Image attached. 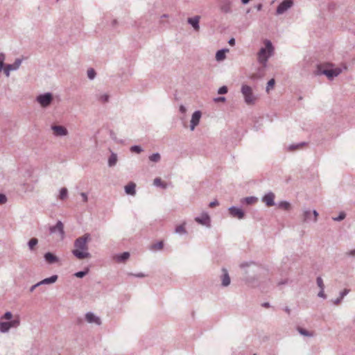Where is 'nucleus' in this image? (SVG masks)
Masks as SVG:
<instances>
[{
	"label": "nucleus",
	"instance_id": "38",
	"mask_svg": "<svg viewBox=\"0 0 355 355\" xmlns=\"http://www.w3.org/2000/svg\"><path fill=\"white\" fill-rule=\"evenodd\" d=\"M88 271H89V270L86 269L85 270L79 271V272H76L74 275L76 277L83 278V277H85L88 273Z\"/></svg>",
	"mask_w": 355,
	"mask_h": 355
},
{
	"label": "nucleus",
	"instance_id": "16",
	"mask_svg": "<svg viewBox=\"0 0 355 355\" xmlns=\"http://www.w3.org/2000/svg\"><path fill=\"white\" fill-rule=\"evenodd\" d=\"M85 320L89 323H94L97 325L101 324V318L98 316L96 315L92 312H87L85 314Z\"/></svg>",
	"mask_w": 355,
	"mask_h": 355
},
{
	"label": "nucleus",
	"instance_id": "40",
	"mask_svg": "<svg viewBox=\"0 0 355 355\" xmlns=\"http://www.w3.org/2000/svg\"><path fill=\"white\" fill-rule=\"evenodd\" d=\"M130 151L132 153H140L142 151V148L139 146H132L130 148Z\"/></svg>",
	"mask_w": 355,
	"mask_h": 355
},
{
	"label": "nucleus",
	"instance_id": "43",
	"mask_svg": "<svg viewBox=\"0 0 355 355\" xmlns=\"http://www.w3.org/2000/svg\"><path fill=\"white\" fill-rule=\"evenodd\" d=\"M252 265H255V263L253 261H249V262L246 261V262H243V263H241L240 267L241 268H244L246 267H249Z\"/></svg>",
	"mask_w": 355,
	"mask_h": 355
},
{
	"label": "nucleus",
	"instance_id": "41",
	"mask_svg": "<svg viewBox=\"0 0 355 355\" xmlns=\"http://www.w3.org/2000/svg\"><path fill=\"white\" fill-rule=\"evenodd\" d=\"M275 81L273 78L270 79L268 83H267V86H266V92H269V90L272 88H273L274 85H275Z\"/></svg>",
	"mask_w": 355,
	"mask_h": 355
},
{
	"label": "nucleus",
	"instance_id": "26",
	"mask_svg": "<svg viewBox=\"0 0 355 355\" xmlns=\"http://www.w3.org/2000/svg\"><path fill=\"white\" fill-rule=\"evenodd\" d=\"M349 291L350 290L348 288H345L343 291H342L339 294V297L336 298L335 300H334V304L336 305H338L341 302L344 297L346 296L349 293Z\"/></svg>",
	"mask_w": 355,
	"mask_h": 355
},
{
	"label": "nucleus",
	"instance_id": "19",
	"mask_svg": "<svg viewBox=\"0 0 355 355\" xmlns=\"http://www.w3.org/2000/svg\"><path fill=\"white\" fill-rule=\"evenodd\" d=\"M45 261L50 264L55 263L58 261V258L51 252H46L44 255Z\"/></svg>",
	"mask_w": 355,
	"mask_h": 355
},
{
	"label": "nucleus",
	"instance_id": "37",
	"mask_svg": "<svg viewBox=\"0 0 355 355\" xmlns=\"http://www.w3.org/2000/svg\"><path fill=\"white\" fill-rule=\"evenodd\" d=\"M316 283L318 286L320 288V290H324V285L322 277H318L316 279Z\"/></svg>",
	"mask_w": 355,
	"mask_h": 355
},
{
	"label": "nucleus",
	"instance_id": "44",
	"mask_svg": "<svg viewBox=\"0 0 355 355\" xmlns=\"http://www.w3.org/2000/svg\"><path fill=\"white\" fill-rule=\"evenodd\" d=\"M227 91H228V89L226 86H222L218 89V93L219 94H225L227 92Z\"/></svg>",
	"mask_w": 355,
	"mask_h": 355
},
{
	"label": "nucleus",
	"instance_id": "17",
	"mask_svg": "<svg viewBox=\"0 0 355 355\" xmlns=\"http://www.w3.org/2000/svg\"><path fill=\"white\" fill-rule=\"evenodd\" d=\"M222 275L220 276L221 279V286L223 287H227L230 284L231 279L229 275L228 271L226 268H222Z\"/></svg>",
	"mask_w": 355,
	"mask_h": 355
},
{
	"label": "nucleus",
	"instance_id": "24",
	"mask_svg": "<svg viewBox=\"0 0 355 355\" xmlns=\"http://www.w3.org/2000/svg\"><path fill=\"white\" fill-rule=\"evenodd\" d=\"M302 220L304 223H309L311 220H313L312 213L309 209L303 210L302 213Z\"/></svg>",
	"mask_w": 355,
	"mask_h": 355
},
{
	"label": "nucleus",
	"instance_id": "10",
	"mask_svg": "<svg viewBox=\"0 0 355 355\" xmlns=\"http://www.w3.org/2000/svg\"><path fill=\"white\" fill-rule=\"evenodd\" d=\"M228 211L231 216L233 218L243 219L245 217V212L241 208L232 206L228 209Z\"/></svg>",
	"mask_w": 355,
	"mask_h": 355
},
{
	"label": "nucleus",
	"instance_id": "32",
	"mask_svg": "<svg viewBox=\"0 0 355 355\" xmlns=\"http://www.w3.org/2000/svg\"><path fill=\"white\" fill-rule=\"evenodd\" d=\"M306 144V142H301V143H299L297 144H292L289 147H288V149L290 150H295L296 149H298L304 146H305Z\"/></svg>",
	"mask_w": 355,
	"mask_h": 355
},
{
	"label": "nucleus",
	"instance_id": "34",
	"mask_svg": "<svg viewBox=\"0 0 355 355\" xmlns=\"http://www.w3.org/2000/svg\"><path fill=\"white\" fill-rule=\"evenodd\" d=\"M96 71L93 68H90L87 70V77L89 79H90V80L94 79V78L96 77Z\"/></svg>",
	"mask_w": 355,
	"mask_h": 355
},
{
	"label": "nucleus",
	"instance_id": "49",
	"mask_svg": "<svg viewBox=\"0 0 355 355\" xmlns=\"http://www.w3.org/2000/svg\"><path fill=\"white\" fill-rule=\"evenodd\" d=\"M80 196H81V197H82V198H83V202H87V200H88V198H87V193H84V192H82V193H80Z\"/></svg>",
	"mask_w": 355,
	"mask_h": 355
},
{
	"label": "nucleus",
	"instance_id": "62",
	"mask_svg": "<svg viewBox=\"0 0 355 355\" xmlns=\"http://www.w3.org/2000/svg\"><path fill=\"white\" fill-rule=\"evenodd\" d=\"M262 306L266 308H268L270 306V304L268 302H265L262 304Z\"/></svg>",
	"mask_w": 355,
	"mask_h": 355
},
{
	"label": "nucleus",
	"instance_id": "52",
	"mask_svg": "<svg viewBox=\"0 0 355 355\" xmlns=\"http://www.w3.org/2000/svg\"><path fill=\"white\" fill-rule=\"evenodd\" d=\"M219 205V203H218V200H214V201L211 202L209 203V206L210 207H214L217 206V205Z\"/></svg>",
	"mask_w": 355,
	"mask_h": 355
},
{
	"label": "nucleus",
	"instance_id": "2",
	"mask_svg": "<svg viewBox=\"0 0 355 355\" xmlns=\"http://www.w3.org/2000/svg\"><path fill=\"white\" fill-rule=\"evenodd\" d=\"M265 47L261 48L257 53L258 62L266 66L270 57H271L274 52V47L270 40H265Z\"/></svg>",
	"mask_w": 355,
	"mask_h": 355
},
{
	"label": "nucleus",
	"instance_id": "42",
	"mask_svg": "<svg viewBox=\"0 0 355 355\" xmlns=\"http://www.w3.org/2000/svg\"><path fill=\"white\" fill-rule=\"evenodd\" d=\"M175 232L178 233V234H184V233H186V230L184 229V227L182 225H181L176 227Z\"/></svg>",
	"mask_w": 355,
	"mask_h": 355
},
{
	"label": "nucleus",
	"instance_id": "50",
	"mask_svg": "<svg viewBox=\"0 0 355 355\" xmlns=\"http://www.w3.org/2000/svg\"><path fill=\"white\" fill-rule=\"evenodd\" d=\"M318 296L324 299L327 297V295L324 294V290L322 289L319 291Z\"/></svg>",
	"mask_w": 355,
	"mask_h": 355
},
{
	"label": "nucleus",
	"instance_id": "28",
	"mask_svg": "<svg viewBox=\"0 0 355 355\" xmlns=\"http://www.w3.org/2000/svg\"><path fill=\"white\" fill-rule=\"evenodd\" d=\"M258 199L257 197L250 196L244 198L241 200L242 203H245L246 205H252L257 202Z\"/></svg>",
	"mask_w": 355,
	"mask_h": 355
},
{
	"label": "nucleus",
	"instance_id": "47",
	"mask_svg": "<svg viewBox=\"0 0 355 355\" xmlns=\"http://www.w3.org/2000/svg\"><path fill=\"white\" fill-rule=\"evenodd\" d=\"M164 247V243L162 241L157 242V250H162Z\"/></svg>",
	"mask_w": 355,
	"mask_h": 355
},
{
	"label": "nucleus",
	"instance_id": "56",
	"mask_svg": "<svg viewBox=\"0 0 355 355\" xmlns=\"http://www.w3.org/2000/svg\"><path fill=\"white\" fill-rule=\"evenodd\" d=\"M40 286V284H39V282L35 284V285L32 286L31 288H30V292H33V291L37 288Z\"/></svg>",
	"mask_w": 355,
	"mask_h": 355
},
{
	"label": "nucleus",
	"instance_id": "29",
	"mask_svg": "<svg viewBox=\"0 0 355 355\" xmlns=\"http://www.w3.org/2000/svg\"><path fill=\"white\" fill-rule=\"evenodd\" d=\"M277 206L279 208L286 210V211L290 210L291 208V205L290 202H288L287 201H284V200L279 202L277 204Z\"/></svg>",
	"mask_w": 355,
	"mask_h": 355
},
{
	"label": "nucleus",
	"instance_id": "14",
	"mask_svg": "<svg viewBox=\"0 0 355 355\" xmlns=\"http://www.w3.org/2000/svg\"><path fill=\"white\" fill-rule=\"evenodd\" d=\"M195 220L202 225L209 227L210 226V217L207 212H203L200 216L195 218Z\"/></svg>",
	"mask_w": 355,
	"mask_h": 355
},
{
	"label": "nucleus",
	"instance_id": "4",
	"mask_svg": "<svg viewBox=\"0 0 355 355\" xmlns=\"http://www.w3.org/2000/svg\"><path fill=\"white\" fill-rule=\"evenodd\" d=\"M340 73L341 70L339 68L333 69H322L321 65H318L317 70L315 71L316 75H325L330 80L338 76Z\"/></svg>",
	"mask_w": 355,
	"mask_h": 355
},
{
	"label": "nucleus",
	"instance_id": "53",
	"mask_svg": "<svg viewBox=\"0 0 355 355\" xmlns=\"http://www.w3.org/2000/svg\"><path fill=\"white\" fill-rule=\"evenodd\" d=\"M179 110L182 114H185L187 112V109L183 105L180 106Z\"/></svg>",
	"mask_w": 355,
	"mask_h": 355
},
{
	"label": "nucleus",
	"instance_id": "13",
	"mask_svg": "<svg viewBox=\"0 0 355 355\" xmlns=\"http://www.w3.org/2000/svg\"><path fill=\"white\" fill-rule=\"evenodd\" d=\"M275 195L273 192L269 191L268 193H266L261 198V200L263 202L266 204L268 207H272L275 205Z\"/></svg>",
	"mask_w": 355,
	"mask_h": 355
},
{
	"label": "nucleus",
	"instance_id": "25",
	"mask_svg": "<svg viewBox=\"0 0 355 355\" xmlns=\"http://www.w3.org/2000/svg\"><path fill=\"white\" fill-rule=\"evenodd\" d=\"M118 161L117 155L113 152L111 153L110 157L108 158L107 164L109 167L114 166Z\"/></svg>",
	"mask_w": 355,
	"mask_h": 355
},
{
	"label": "nucleus",
	"instance_id": "57",
	"mask_svg": "<svg viewBox=\"0 0 355 355\" xmlns=\"http://www.w3.org/2000/svg\"><path fill=\"white\" fill-rule=\"evenodd\" d=\"M149 159L152 162H155L156 157H155V153H153L150 155Z\"/></svg>",
	"mask_w": 355,
	"mask_h": 355
},
{
	"label": "nucleus",
	"instance_id": "48",
	"mask_svg": "<svg viewBox=\"0 0 355 355\" xmlns=\"http://www.w3.org/2000/svg\"><path fill=\"white\" fill-rule=\"evenodd\" d=\"M6 60V55L3 53H0V63L4 65V61Z\"/></svg>",
	"mask_w": 355,
	"mask_h": 355
},
{
	"label": "nucleus",
	"instance_id": "7",
	"mask_svg": "<svg viewBox=\"0 0 355 355\" xmlns=\"http://www.w3.org/2000/svg\"><path fill=\"white\" fill-rule=\"evenodd\" d=\"M293 0H284L277 8L276 14L282 15L293 6Z\"/></svg>",
	"mask_w": 355,
	"mask_h": 355
},
{
	"label": "nucleus",
	"instance_id": "30",
	"mask_svg": "<svg viewBox=\"0 0 355 355\" xmlns=\"http://www.w3.org/2000/svg\"><path fill=\"white\" fill-rule=\"evenodd\" d=\"M297 331L301 335L306 337H313L314 336L313 332L309 331L302 327H297Z\"/></svg>",
	"mask_w": 355,
	"mask_h": 355
},
{
	"label": "nucleus",
	"instance_id": "6",
	"mask_svg": "<svg viewBox=\"0 0 355 355\" xmlns=\"http://www.w3.org/2000/svg\"><path fill=\"white\" fill-rule=\"evenodd\" d=\"M20 324V320L19 316L11 321L0 322V331L1 333L8 332L11 328H17Z\"/></svg>",
	"mask_w": 355,
	"mask_h": 355
},
{
	"label": "nucleus",
	"instance_id": "12",
	"mask_svg": "<svg viewBox=\"0 0 355 355\" xmlns=\"http://www.w3.org/2000/svg\"><path fill=\"white\" fill-rule=\"evenodd\" d=\"M49 232L51 234L58 233L63 238L64 235L63 223L58 220L55 225L50 227Z\"/></svg>",
	"mask_w": 355,
	"mask_h": 355
},
{
	"label": "nucleus",
	"instance_id": "60",
	"mask_svg": "<svg viewBox=\"0 0 355 355\" xmlns=\"http://www.w3.org/2000/svg\"><path fill=\"white\" fill-rule=\"evenodd\" d=\"M284 311L288 313V314H290L291 313V309L286 306L285 309H284Z\"/></svg>",
	"mask_w": 355,
	"mask_h": 355
},
{
	"label": "nucleus",
	"instance_id": "46",
	"mask_svg": "<svg viewBox=\"0 0 355 355\" xmlns=\"http://www.w3.org/2000/svg\"><path fill=\"white\" fill-rule=\"evenodd\" d=\"M311 213H312V216H313V221L315 222V223L317 222L318 216V211L316 210H313L311 211Z\"/></svg>",
	"mask_w": 355,
	"mask_h": 355
},
{
	"label": "nucleus",
	"instance_id": "22",
	"mask_svg": "<svg viewBox=\"0 0 355 355\" xmlns=\"http://www.w3.org/2000/svg\"><path fill=\"white\" fill-rule=\"evenodd\" d=\"M58 278V275H54L50 277L45 278V279H42V281L39 282V284H40V286H42V285H45V284H54L57 281Z\"/></svg>",
	"mask_w": 355,
	"mask_h": 355
},
{
	"label": "nucleus",
	"instance_id": "39",
	"mask_svg": "<svg viewBox=\"0 0 355 355\" xmlns=\"http://www.w3.org/2000/svg\"><path fill=\"white\" fill-rule=\"evenodd\" d=\"M12 318V313L10 311L6 312L1 318V320H10Z\"/></svg>",
	"mask_w": 355,
	"mask_h": 355
},
{
	"label": "nucleus",
	"instance_id": "61",
	"mask_svg": "<svg viewBox=\"0 0 355 355\" xmlns=\"http://www.w3.org/2000/svg\"><path fill=\"white\" fill-rule=\"evenodd\" d=\"M250 0H241V3L244 5L248 3Z\"/></svg>",
	"mask_w": 355,
	"mask_h": 355
},
{
	"label": "nucleus",
	"instance_id": "5",
	"mask_svg": "<svg viewBox=\"0 0 355 355\" xmlns=\"http://www.w3.org/2000/svg\"><path fill=\"white\" fill-rule=\"evenodd\" d=\"M53 101V96L50 92L40 94L36 97V101L42 107H49Z\"/></svg>",
	"mask_w": 355,
	"mask_h": 355
},
{
	"label": "nucleus",
	"instance_id": "20",
	"mask_svg": "<svg viewBox=\"0 0 355 355\" xmlns=\"http://www.w3.org/2000/svg\"><path fill=\"white\" fill-rule=\"evenodd\" d=\"M130 257V253L128 252H124L121 254H116L114 256V259L119 263L125 262Z\"/></svg>",
	"mask_w": 355,
	"mask_h": 355
},
{
	"label": "nucleus",
	"instance_id": "33",
	"mask_svg": "<svg viewBox=\"0 0 355 355\" xmlns=\"http://www.w3.org/2000/svg\"><path fill=\"white\" fill-rule=\"evenodd\" d=\"M110 96L107 94H100L98 97V101H100L102 103H106L109 101Z\"/></svg>",
	"mask_w": 355,
	"mask_h": 355
},
{
	"label": "nucleus",
	"instance_id": "35",
	"mask_svg": "<svg viewBox=\"0 0 355 355\" xmlns=\"http://www.w3.org/2000/svg\"><path fill=\"white\" fill-rule=\"evenodd\" d=\"M67 193H68L67 189L65 187L62 188L60 191V198L61 200L65 199L67 196Z\"/></svg>",
	"mask_w": 355,
	"mask_h": 355
},
{
	"label": "nucleus",
	"instance_id": "58",
	"mask_svg": "<svg viewBox=\"0 0 355 355\" xmlns=\"http://www.w3.org/2000/svg\"><path fill=\"white\" fill-rule=\"evenodd\" d=\"M228 43L230 45L234 46L235 44V39L233 37L230 39V40L228 41Z\"/></svg>",
	"mask_w": 355,
	"mask_h": 355
},
{
	"label": "nucleus",
	"instance_id": "1",
	"mask_svg": "<svg viewBox=\"0 0 355 355\" xmlns=\"http://www.w3.org/2000/svg\"><path fill=\"white\" fill-rule=\"evenodd\" d=\"M90 239L89 234H85L83 236L77 238L73 244V255L80 260L90 258L91 254L88 252L87 244Z\"/></svg>",
	"mask_w": 355,
	"mask_h": 355
},
{
	"label": "nucleus",
	"instance_id": "55",
	"mask_svg": "<svg viewBox=\"0 0 355 355\" xmlns=\"http://www.w3.org/2000/svg\"><path fill=\"white\" fill-rule=\"evenodd\" d=\"M130 275H132V276H135V277H145V275L142 272H139V273H137V274H130Z\"/></svg>",
	"mask_w": 355,
	"mask_h": 355
},
{
	"label": "nucleus",
	"instance_id": "63",
	"mask_svg": "<svg viewBox=\"0 0 355 355\" xmlns=\"http://www.w3.org/2000/svg\"><path fill=\"white\" fill-rule=\"evenodd\" d=\"M116 24H117V20L116 19H114L112 21V26H115Z\"/></svg>",
	"mask_w": 355,
	"mask_h": 355
},
{
	"label": "nucleus",
	"instance_id": "9",
	"mask_svg": "<svg viewBox=\"0 0 355 355\" xmlns=\"http://www.w3.org/2000/svg\"><path fill=\"white\" fill-rule=\"evenodd\" d=\"M22 60L17 58L15 60L13 64H6L4 68V73L8 77L10 76V71H15L19 69L21 64Z\"/></svg>",
	"mask_w": 355,
	"mask_h": 355
},
{
	"label": "nucleus",
	"instance_id": "45",
	"mask_svg": "<svg viewBox=\"0 0 355 355\" xmlns=\"http://www.w3.org/2000/svg\"><path fill=\"white\" fill-rule=\"evenodd\" d=\"M7 201V198L6 195L3 193H0V205L6 203Z\"/></svg>",
	"mask_w": 355,
	"mask_h": 355
},
{
	"label": "nucleus",
	"instance_id": "31",
	"mask_svg": "<svg viewBox=\"0 0 355 355\" xmlns=\"http://www.w3.org/2000/svg\"><path fill=\"white\" fill-rule=\"evenodd\" d=\"M38 243V240L36 238H33L28 242V245L30 250H33L34 248Z\"/></svg>",
	"mask_w": 355,
	"mask_h": 355
},
{
	"label": "nucleus",
	"instance_id": "51",
	"mask_svg": "<svg viewBox=\"0 0 355 355\" xmlns=\"http://www.w3.org/2000/svg\"><path fill=\"white\" fill-rule=\"evenodd\" d=\"M226 98L225 97H223V96H220V97H217V98H215L214 99V101L215 102H224L225 101Z\"/></svg>",
	"mask_w": 355,
	"mask_h": 355
},
{
	"label": "nucleus",
	"instance_id": "64",
	"mask_svg": "<svg viewBox=\"0 0 355 355\" xmlns=\"http://www.w3.org/2000/svg\"><path fill=\"white\" fill-rule=\"evenodd\" d=\"M160 159V155L157 153V162Z\"/></svg>",
	"mask_w": 355,
	"mask_h": 355
},
{
	"label": "nucleus",
	"instance_id": "8",
	"mask_svg": "<svg viewBox=\"0 0 355 355\" xmlns=\"http://www.w3.org/2000/svg\"><path fill=\"white\" fill-rule=\"evenodd\" d=\"M232 0H220L219 1V9L223 13H231L232 12Z\"/></svg>",
	"mask_w": 355,
	"mask_h": 355
},
{
	"label": "nucleus",
	"instance_id": "11",
	"mask_svg": "<svg viewBox=\"0 0 355 355\" xmlns=\"http://www.w3.org/2000/svg\"><path fill=\"white\" fill-rule=\"evenodd\" d=\"M201 116L202 113L199 110L195 111L193 113L190 121V130L191 131L194 130L195 128L199 124Z\"/></svg>",
	"mask_w": 355,
	"mask_h": 355
},
{
	"label": "nucleus",
	"instance_id": "18",
	"mask_svg": "<svg viewBox=\"0 0 355 355\" xmlns=\"http://www.w3.org/2000/svg\"><path fill=\"white\" fill-rule=\"evenodd\" d=\"M200 16H195L193 17H189L187 19V22L188 24H189L195 31H199L200 29V25H199V22H200Z\"/></svg>",
	"mask_w": 355,
	"mask_h": 355
},
{
	"label": "nucleus",
	"instance_id": "23",
	"mask_svg": "<svg viewBox=\"0 0 355 355\" xmlns=\"http://www.w3.org/2000/svg\"><path fill=\"white\" fill-rule=\"evenodd\" d=\"M172 183L171 182H164L161 178H157V187H159L162 189H166L168 187H172Z\"/></svg>",
	"mask_w": 355,
	"mask_h": 355
},
{
	"label": "nucleus",
	"instance_id": "59",
	"mask_svg": "<svg viewBox=\"0 0 355 355\" xmlns=\"http://www.w3.org/2000/svg\"><path fill=\"white\" fill-rule=\"evenodd\" d=\"M255 8L259 11L262 9V4L261 3H259L257 5L255 6Z\"/></svg>",
	"mask_w": 355,
	"mask_h": 355
},
{
	"label": "nucleus",
	"instance_id": "54",
	"mask_svg": "<svg viewBox=\"0 0 355 355\" xmlns=\"http://www.w3.org/2000/svg\"><path fill=\"white\" fill-rule=\"evenodd\" d=\"M346 255L354 257L355 256V249L346 252Z\"/></svg>",
	"mask_w": 355,
	"mask_h": 355
},
{
	"label": "nucleus",
	"instance_id": "15",
	"mask_svg": "<svg viewBox=\"0 0 355 355\" xmlns=\"http://www.w3.org/2000/svg\"><path fill=\"white\" fill-rule=\"evenodd\" d=\"M51 129L56 137L66 136L68 134L67 129L62 125H53L51 126Z\"/></svg>",
	"mask_w": 355,
	"mask_h": 355
},
{
	"label": "nucleus",
	"instance_id": "21",
	"mask_svg": "<svg viewBox=\"0 0 355 355\" xmlns=\"http://www.w3.org/2000/svg\"><path fill=\"white\" fill-rule=\"evenodd\" d=\"M136 184L134 182H130L125 186V191L127 194L134 196L136 193Z\"/></svg>",
	"mask_w": 355,
	"mask_h": 355
},
{
	"label": "nucleus",
	"instance_id": "3",
	"mask_svg": "<svg viewBox=\"0 0 355 355\" xmlns=\"http://www.w3.org/2000/svg\"><path fill=\"white\" fill-rule=\"evenodd\" d=\"M241 92L243 96L245 103L248 105H254L256 102L257 98L252 92L251 87L247 85L241 86Z\"/></svg>",
	"mask_w": 355,
	"mask_h": 355
},
{
	"label": "nucleus",
	"instance_id": "27",
	"mask_svg": "<svg viewBox=\"0 0 355 355\" xmlns=\"http://www.w3.org/2000/svg\"><path fill=\"white\" fill-rule=\"evenodd\" d=\"M228 51L227 49L218 50L216 53V60L217 61L223 60L225 58V53Z\"/></svg>",
	"mask_w": 355,
	"mask_h": 355
},
{
	"label": "nucleus",
	"instance_id": "36",
	"mask_svg": "<svg viewBox=\"0 0 355 355\" xmlns=\"http://www.w3.org/2000/svg\"><path fill=\"white\" fill-rule=\"evenodd\" d=\"M346 217V214L344 211H341L337 217H333L332 219L334 221H341L345 219Z\"/></svg>",
	"mask_w": 355,
	"mask_h": 355
}]
</instances>
